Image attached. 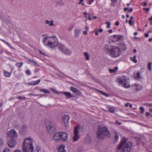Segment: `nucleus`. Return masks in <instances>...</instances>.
<instances>
[{
  "mask_svg": "<svg viewBox=\"0 0 152 152\" xmlns=\"http://www.w3.org/2000/svg\"><path fill=\"white\" fill-rule=\"evenodd\" d=\"M42 42L45 46L51 48H54L57 46H58L59 44L55 36L51 37H45L43 39Z\"/></svg>",
  "mask_w": 152,
  "mask_h": 152,
  "instance_id": "obj_1",
  "label": "nucleus"
},
{
  "mask_svg": "<svg viewBox=\"0 0 152 152\" xmlns=\"http://www.w3.org/2000/svg\"><path fill=\"white\" fill-rule=\"evenodd\" d=\"M132 146V144L131 142H127L126 139L124 138L117 149L121 152H129Z\"/></svg>",
  "mask_w": 152,
  "mask_h": 152,
  "instance_id": "obj_2",
  "label": "nucleus"
},
{
  "mask_svg": "<svg viewBox=\"0 0 152 152\" xmlns=\"http://www.w3.org/2000/svg\"><path fill=\"white\" fill-rule=\"evenodd\" d=\"M97 137L100 139H102L106 137H110V134L107 128L103 126H100L99 127L96 133Z\"/></svg>",
  "mask_w": 152,
  "mask_h": 152,
  "instance_id": "obj_3",
  "label": "nucleus"
},
{
  "mask_svg": "<svg viewBox=\"0 0 152 152\" xmlns=\"http://www.w3.org/2000/svg\"><path fill=\"white\" fill-rule=\"evenodd\" d=\"M22 147L23 152H33L34 147L32 139L30 138L25 139Z\"/></svg>",
  "mask_w": 152,
  "mask_h": 152,
  "instance_id": "obj_4",
  "label": "nucleus"
},
{
  "mask_svg": "<svg viewBox=\"0 0 152 152\" xmlns=\"http://www.w3.org/2000/svg\"><path fill=\"white\" fill-rule=\"evenodd\" d=\"M105 50L112 58L117 57L121 54L120 49L115 46L111 47L110 48H105Z\"/></svg>",
  "mask_w": 152,
  "mask_h": 152,
  "instance_id": "obj_5",
  "label": "nucleus"
},
{
  "mask_svg": "<svg viewBox=\"0 0 152 152\" xmlns=\"http://www.w3.org/2000/svg\"><path fill=\"white\" fill-rule=\"evenodd\" d=\"M117 81L119 85H121L124 87L127 88L130 87L129 83V79L127 77H118Z\"/></svg>",
  "mask_w": 152,
  "mask_h": 152,
  "instance_id": "obj_6",
  "label": "nucleus"
},
{
  "mask_svg": "<svg viewBox=\"0 0 152 152\" xmlns=\"http://www.w3.org/2000/svg\"><path fill=\"white\" fill-rule=\"evenodd\" d=\"M58 48L59 51L65 55L69 56L72 53L71 50L61 44L58 45Z\"/></svg>",
  "mask_w": 152,
  "mask_h": 152,
  "instance_id": "obj_7",
  "label": "nucleus"
},
{
  "mask_svg": "<svg viewBox=\"0 0 152 152\" xmlns=\"http://www.w3.org/2000/svg\"><path fill=\"white\" fill-rule=\"evenodd\" d=\"M69 116L68 115H65L63 116L61 120V124L64 125L66 128L69 127Z\"/></svg>",
  "mask_w": 152,
  "mask_h": 152,
  "instance_id": "obj_8",
  "label": "nucleus"
},
{
  "mask_svg": "<svg viewBox=\"0 0 152 152\" xmlns=\"http://www.w3.org/2000/svg\"><path fill=\"white\" fill-rule=\"evenodd\" d=\"M17 135L18 134L16 131L13 129H11L7 133V137L11 139L16 138Z\"/></svg>",
  "mask_w": 152,
  "mask_h": 152,
  "instance_id": "obj_9",
  "label": "nucleus"
},
{
  "mask_svg": "<svg viewBox=\"0 0 152 152\" xmlns=\"http://www.w3.org/2000/svg\"><path fill=\"white\" fill-rule=\"evenodd\" d=\"M46 128L48 132L51 133L55 131V128L52 122L49 121L47 122L46 124Z\"/></svg>",
  "mask_w": 152,
  "mask_h": 152,
  "instance_id": "obj_10",
  "label": "nucleus"
},
{
  "mask_svg": "<svg viewBox=\"0 0 152 152\" xmlns=\"http://www.w3.org/2000/svg\"><path fill=\"white\" fill-rule=\"evenodd\" d=\"M60 134L61 142H65L67 140L68 135L66 132H60Z\"/></svg>",
  "mask_w": 152,
  "mask_h": 152,
  "instance_id": "obj_11",
  "label": "nucleus"
},
{
  "mask_svg": "<svg viewBox=\"0 0 152 152\" xmlns=\"http://www.w3.org/2000/svg\"><path fill=\"white\" fill-rule=\"evenodd\" d=\"M83 130V128L82 126L78 125L75 127L74 130V132L79 134L82 132Z\"/></svg>",
  "mask_w": 152,
  "mask_h": 152,
  "instance_id": "obj_12",
  "label": "nucleus"
},
{
  "mask_svg": "<svg viewBox=\"0 0 152 152\" xmlns=\"http://www.w3.org/2000/svg\"><path fill=\"white\" fill-rule=\"evenodd\" d=\"M53 140L55 141H61L60 132L55 133L53 136Z\"/></svg>",
  "mask_w": 152,
  "mask_h": 152,
  "instance_id": "obj_13",
  "label": "nucleus"
},
{
  "mask_svg": "<svg viewBox=\"0 0 152 152\" xmlns=\"http://www.w3.org/2000/svg\"><path fill=\"white\" fill-rule=\"evenodd\" d=\"M65 148V146L64 145H61L56 147L58 152H66Z\"/></svg>",
  "mask_w": 152,
  "mask_h": 152,
  "instance_id": "obj_14",
  "label": "nucleus"
},
{
  "mask_svg": "<svg viewBox=\"0 0 152 152\" xmlns=\"http://www.w3.org/2000/svg\"><path fill=\"white\" fill-rule=\"evenodd\" d=\"M16 144V141L13 139H11L8 142L9 146L11 148L14 147Z\"/></svg>",
  "mask_w": 152,
  "mask_h": 152,
  "instance_id": "obj_15",
  "label": "nucleus"
},
{
  "mask_svg": "<svg viewBox=\"0 0 152 152\" xmlns=\"http://www.w3.org/2000/svg\"><path fill=\"white\" fill-rule=\"evenodd\" d=\"M80 137V135L79 134H77L76 133H74L72 139L73 142H75L77 141Z\"/></svg>",
  "mask_w": 152,
  "mask_h": 152,
  "instance_id": "obj_16",
  "label": "nucleus"
},
{
  "mask_svg": "<svg viewBox=\"0 0 152 152\" xmlns=\"http://www.w3.org/2000/svg\"><path fill=\"white\" fill-rule=\"evenodd\" d=\"M40 82V80L39 79L36 81H33L31 83H28V84L29 85H34L38 84Z\"/></svg>",
  "mask_w": 152,
  "mask_h": 152,
  "instance_id": "obj_17",
  "label": "nucleus"
},
{
  "mask_svg": "<svg viewBox=\"0 0 152 152\" xmlns=\"http://www.w3.org/2000/svg\"><path fill=\"white\" fill-rule=\"evenodd\" d=\"M91 141V137L89 135H87L85 139V142L87 144H89Z\"/></svg>",
  "mask_w": 152,
  "mask_h": 152,
  "instance_id": "obj_18",
  "label": "nucleus"
},
{
  "mask_svg": "<svg viewBox=\"0 0 152 152\" xmlns=\"http://www.w3.org/2000/svg\"><path fill=\"white\" fill-rule=\"evenodd\" d=\"M62 93L67 98L72 97L73 96L69 92H62Z\"/></svg>",
  "mask_w": 152,
  "mask_h": 152,
  "instance_id": "obj_19",
  "label": "nucleus"
},
{
  "mask_svg": "<svg viewBox=\"0 0 152 152\" xmlns=\"http://www.w3.org/2000/svg\"><path fill=\"white\" fill-rule=\"evenodd\" d=\"M135 86L136 87L135 88L136 90L137 91H140L142 88V86L137 84H135Z\"/></svg>",
  "mask_w": 152,
  "mask_h": 152,
  "instance_id": "obj_20",
  "label": "nucleus"
},
{
  "mask_svg": "<svg viewBox=\"0 0 152 152\" xmlns=\"http://www.w3.org/2000/svg\"><path fill=\"white\" fill-rule=\"evenodd\" d=\"M136 56H134L133 57H130V59L131 60L133 61L134 63H137V60L136 59Z\"/></svg>",
  "mask_w": 152,
  "mask_h": 152,
  "instance_id": "obj_21",
  "label": "nucleus"
},
{
  "mask_svg": "<svg viewBox=\"0 0 152 152\" xmlns=\"http://www.w3.org/2000/svg\"><path fill=\"white\" fill-rule=\"evenodd\" d=\"M56 4L57 6H58L63 5L64 3L61 0H58L56 1Z\"/></svg>",
  "mask_w": 152,
  "mask_h": 152,
  "instance_id": "obj_22",
  "label": "nucleus"
},
{
  "mask_svg": "<svg viewBox=\"0 0 152 152\" xmlns=\"http://www.w3.org/2000/svg\"><path fill=\"white\" fill-rule=\"evenodd\" d=\"M121 49L123 50H125L126 49V45L125 44L122 43L120 46Z\"/></svg>",
  "mask_w": 152,
  "mask_h": 152,
  "instance_id": "obj_23",
  "label": "nucleus"
},
{
  "mask_svg": "<svg viewBox=\"0 0 152 152\" xmlns=\"http://www.w3.org/2000/svg\"><path fill=\"white\" fill-rule=\"evenodd\" d=\"M4 145V142L2 139H0V148H2Z\"/></svg>",
  "mask_w": 152,
  "mask_h": 152,
  "instance_id": "obj_24",
  "label": "nucleus"
},
{
  "mask_svg": "<svg viewBox=\"0 0 152 152\" xmlns=\"http://www.w3.org/2000/svg\"><path fill=\"white\" fill-rule=\"evenodd\" d=\"M108 110L111 112L113 113L114 111V107H113L109 106L108 107Z\"/></svg>",
  "mask_w": 152,
  "mask_h": 152,
  "instance_id": "obj_25",
  "label": "nucleus"
},
{
  "mask_svg": "<svg viewBox=\"0 0 152 152\" xmlns=\"http://www.w3.org/2000/svg\"><path fill=\"white\" fill-rule=\"evenodd\" d=\"M122 36H121L120 35H114L113 36V37L114 38H115L116 39V40H118L120 39L121 38V37H122Z\"/></svg>",
  "mask_w": 152,
  "mask_h": 152,
  "instance_id": "obj_26",
  "label": "nucleus"
},
{
  "mask_svg": "<svg viewBox=\"0 0 152 152\" xmlns=\"http://www.w3.org/2000/svg\"><path fill=\"white\" fill-rule=\"evenodd\" d=\"M84 55L86 57V60H89L90 56L87 52H86L84 53Z\"/></svg>",
  "mask_w": 152,
  "mask_h": 152,
  "instance_id": "obj_27",
  "label": "nucleus"
},
{
  "mask_svg": "<svg viewBox=\"0 0 152 152\" xmlns=\"http://www.w3.org/2000/svg\"><path fill=\"white\" fill-rule=\"evenodd\" d=\"M25 58H26V61L28 63L31 64L34 61L26 57Z\"/></svg>",
  "mask_w": 152,
  "mask_h": 152,
  "instance_id": "obj_28",
  "label": "nucleus"
},
{
  "mask_svg": "<svg viewBox=\"0 0 152 152\" xmlns=\"http://www.w3.org/2000/svg\"><path fill=\"white\" fill-rule=\"evenodd\" d=\"M70 89L74 93H76L78 92L77 90L74 87H71Z\"/></svg>",
  "mask_w": 152,
  "mask_h": 152,
  "instance_id": "obj_29",
  "label": "nucleus"
},
{
  "mask_svg": "<svg viewBox=\"0 0 152 152\" xmlns=\"http://www.w3.org/2000/svg\"><path fill=\"white\" fill-rule=\"evenodd\" d=\"M75 36L76 37H77L79 34H80V31L79 30H75Z\"/></svg>",
  "mask_w": 152,
  "mask_h": 152,
  "instance_id": "obj_30",
  "label": "nucleus"
},
{
  "mask_svg": "<svg viewBox=\"0 0 152 152\" xmlns=\"http://www.w3.org/2000/svg\"><path fill=\"white\" fill-rule=\"evenodd\" d=\"M4 74L5 76H10V72L5 70L4 71Z\"/></svg>",
  "mask_w": 152,
  "mask_h": 152,
  "instance_id": "obj_31",
  "label": "nucleus"
},
{
  "mask_svg": "<svg viewBox=\"0 0 152 152\" xmlns=\"http://www.w3.org/2000/svg\"><path fill=\"white\" fill-rule=\"evenodd\" d=\"M83 148L82 147H80L78 148L77 152H82L83 151Z\"/></svg>",
  "mask_w": 152,
  "mask_h": 152,
  "instance_id": "obj_32",
  "label": "nucleus"
},
{
  "mask_svg": "<svg viewBox=\"0 0 152 152\" xmlns=\"http://www.w3.org/2000/svg\"><path fill=\"white\" fill-rule=\"evenodd\" d=\"M23 63L22 62L17 63L16 64V65L19 67L20 68L23 65Z\"/></svg>",
  "mask_w": 152,
  "mask_h": 152,
  "instance_id": "obj_33",
  "label": "nucleus"
},
{
  "mask_svg": "<svg viewBox=\"0 0 152 152\" xmlns=\"http://www.w3.org/2000/svg\"><path fill=\"white\" fill-rule=\"evenodd\" d=\"M40 91L43 92L44 93H46V94L49 93V91L48 90H45V89H41L40 90Z\"/></svg>",
  "mask_w": 152,
  "mask_h": 152,
  "instance_id": "obj_34",
  "label": "nucleus"
},
{
  "mask_svg": "<svg viewBox=\"0 0 152 152\" xmlns=\"http://www.w3.org/2000/svg\"><path fill=\"white\" fill-rule=\"evenodd\" d=\"M114 138L116 142H117L118 139V134L115 133V136H114Z\"/></svg>",
  "mask_w": 152,
  "mask_h": 152,
  "instance_id": "obj_35",
  "label": "nucleus"
},
{
  "mask_svg": "<svg viewBox=\"0 0 152 152\" xmlns=\"http://www.w3.org/2000/svg\"><path fill=\"white\" fill-rule=\"evenodd\" d=\"M0 40L1 41H2L3 42H4L7 45H8V46H10V47H11V46L10 45V44H9L8 42H6V41H5V40H3V39H0Z\"/></svg>",
  "mask_w": 152,
  "mask_h": 152,
  "instance_id": "obj_36",
  "label": "nucleus"
},
{
  "mask_svg": "<svg viewBox=\"0 0 152 152\" xmlns=\"http://www.w3.org/2000/svg\"><path fill=\"white\" fill-rule=\"evenodd\" d=\"M37 152H42V150L40 147L38 146L36 148Z\"/></svg>",
  "mask_w": 152,
  "mask_h": 152,
  "instance_id": "obj_37",
  "label": "nucleus"
},
{
  "mask_svg": "<svg viewBox=\"0 0 152 152\" xmlns=\"http://www.w3.org/2000/svg\"><path fill=\"white\" fill-rule=\"evenodd\" d=\"M23 131H26L27 130V127L25 126H23L21 129Z\"/></svg>",
  "mask_w": 152,
  "mask_h": 152,
  "instance_id": "obj_38",
  "label": "nucleus"
},
{
  "mask_svg": "<svg viewBox=\"0 0 152 152\" xmlns=\"http://www.w3.org/2000/svg\"><path fill=\"white\" fill-rule=\"evenodd\" d=\"M10 149L9 148H6L3 150V152H10Z\"/></svg>",
  "mask_w": 152,
  "mask_h": 152,
  "instance_id": "obj_39",
  "label": "nucleus"
},
{
  "mask_svg": "<svg viewBox=\"0 0 152 152\" xmlns=\"http://www.w3.org/2000/svg\"><path fill=\"white\" fill-rule=\"evenodd\" d=\"M88 17L87 16V18H86V21L88 20H91V14H88Z\"/></svg>",
  "mask_w": 152,
  "mask_h": 152,
  "instance_id": "obj_40",
  "label": "nucleus"
},
{
  "mask_svg": "<svg viewBox=\"0 0 152 152\" xmlns=\"http://www.w3.org/2000/svg\"><path fill=\"white\" fill-rule=\"evenodd\" d=\"M125 106L126 107H128L129 106L131 108L132 107V104H131L129 103H126L125 104Z\"/></svg>",
  "mask_w": 152,
  "mask_h": 152,
  "instance_id": "obj_41",
  "label": "nucleus"
},
{
  "mask_svg": "<svg viewBox=\"0 0 152 152\" xmlns=\"http://www.w3.org/2000/svg\"><path fill=\"white\" fill-rule=\"evenodd\" d=\"M32 65H34L35 66H38L39 64L36 62L33 61L32 63L31 64Z\"/></svg>",
  "mask_w": 152,
  "mask_h": 152,
  "instance_id": "obj_42",
  "label": "nucleus"
},
{
  "mask_svg": "<svg viewBox=\"0 0 152 152\" xmlns=\"http://www.w3.org/2000/svg\"><path fill=\"white\" fill-rule=\"evenodd\" d=\"M134 21H132V20H129V24L130 26L133 25H134Z\"/></svg>",
  "mask_w": 152,
  "mask_h": 152,
  "instance_id": "obj_43",
  "label": "nucleus"
},
{
  "mask_svg": "<svg viewBox=\"0 0 152 152\" xmlns=\"http://www.w3.org/2000/svg\"><path fill=\"white\" fill-rule=\"evenodd\" d=\"M140 109L141 110V113H143L145 111V109L142 107H140Z\"/></svg>",
  "mask_w": 152,
  "mask_h": 152,
  "instance_id": "obj_44",
  "label": "nucleus"
},
{
  "mask_svg": "<svg viewBox=\"0 0 152 152\" xmlns=\"http://www.w3.org/2000/svg\"><path fill=\"white\" fill-rule=\"evenodd\" d=\"M105 24L107 25V28H110V23L109 22H108L107 21H106L105 22Z\"/></svg>",
  "mask_w": 152,
  "mask_h": 152,
  "instance_id": "obj_45",
  "label": "nucleus"
},
{
  "mask_svg": "<svg viewBox=\"0 0 152 152\" xmlns=\"http://www.w3.org/2000/svg\"><path fill=\"white\" fill-rule=\"evenodd\" d=\"M152 64V63H149L148 64V69L149 70H151V65Z\"/></svg>",
  "mask_w": 152,
  "mask_h": 152,
  "instance_id": "obj_46",
  "label": "nucleus"
},
{
  "mask_svg": "<svg viewBox=\"0 0 152 152\" xmlns=\"http://www.w3.org/2000/svg\"><path fill=\"white\" fill-rule=\"evenodd\" d=\"M26 73L27 75H30L31 74L30 71L29 69L26 70Z\"/></svg>",
  "mask_w": 152,
  "mask_h": 152,
  "instance_id": "obj_47",
  "label": "nucleus"
},
{
  "mask_svg": "<svg viewBox=\"0 0 152 152\" xmlns=\"http://www.w3.org/2000/svg\"><path fill=\"white\" fill-rule=\"evenodd\" d=\"M54 24L53 23V21L52 20H51L50 21V23H49V26H54Z\"/></svg>",
  "mask_w": 152,
  "mask_h": 152,
  "instance_id": "obj_48",
  "label": "nucleus"
},
{
  "mask_svg": "<svg viewBox=\"0 0 152 152\" xmlns=\"http://www.w3.org/2000/svg\"><path fill=\"white\" fill-rule=\"evenodd\" d=\"M100 92L101 93V94H103L106 96H109L108 94H107L106 93H105L103 92L100 91Z\"/></svg>",
  "mask_w": 152,
  "mask_h": 152,
  "instance_id": "obj_49",
  "label": "nucleus"
},
{
  "mask_svg": "<svg viewBox=\"0 0 152 152\" xmlns=\"http://www.w3.org/2000/svg\"><path fill=\"white\" fill-rule=\"evenodd\" d=\"M51 90L53 92H54V93H56V94H59V92L58 91H56L55 90H54V89H52V88L51 89Z\"/></svg>",
  "mask_w": 152,
  "mask_h": 152,
  "instance_id": "obj_50",
  "label": "nucleus"
},
{
  "mask_svg": "<svg viewBox=\"0 0 152 152\" xmlns=\"http://www.w3.org/2000/svg\"><path fill=\"white\" fill-rule=\"evenodd\" d=\"M141 77H133L136 80H138Z\"/></svg>",
  "mask_w": 152,
  "mask_h": 152,
  "instance_id": "obj_51",
  "label": "nucleus"
},
{
  "mask_svg": "<svg viewBox=\"0 0 152 152\" xmlns=\"http://www.w3.org/2000/svg\"><path fill=\"white\" fill-rule=\"evenodd\" d=\"M109 71H110V73H115V72L114 71L113 69H109Z\"/></svg>",
  "mask_w": 152,
  "mask_h": 152,
  "instance_id": "obj_52",
  "label": "nucleus"
},
{
  "mask_svg": "<svg viewBox=\"0 0 152 152\" xmlns=\"http://www.w3.org/2000/svg\"><path fill=\"white\" fill-rule=\"evenodd\" d=\"M146 115L147 117H148L150 115L152 116V115H151L150 113L148 112H146Z\"/></svg>",
  "mask_w": 152,
  "mask_h": 152,
  "instance_id": "obj_53",
  "label": "nucleus"
},
{
  "mask_svg": "<svg viewBox=\"0 0 152 152\" xmlns=\"http://www.w3.org/2000/svg\"><path fill=\"white\" fill-rule=\"evenodd\" d=\"M146 105L149 107H152V103H147L146 104Z\"/></svg>",
  "mask_w": 152,
  "mask_h": 152,
  "instance_id": "obj_54",
  "label": "nucleus"
},
{
  "mask_svg": "<svg viewBox=\"0 0 152 152\" xmlns=\"http://www.w3.org/2000/svg\"><path fill=\"white\" fill-rule=\"evenodd\" d=\"M118 67L117 66H115L113 69L114 71L115 72V73L116 72V71L118 70Z\"/></svg>",
  "mask_w": 152,
  "mask_h": 152,
  "instance_id": "obj_55",
  "label": "nucleus"
},
{
  "mask_svg": "<svg viewBox=\"0 0 152 152\" xmlns=\"http://www.w3.org/2000/svg\"><path fill=\"white\" fill-rule=\"evenodd\" d=\"M149 34L148 33H145V34H144V36L145 37H148L149 36Z\"/></svg>",
  "mask_w": 152,
  "mask_h": 152,
  "instance_id": "obj_56",
  "label": "nucleus"
},
{
  "mask_svg": "<svg viewBox=\"0 0 152 152\" xmlns=\"http://www.w3.org/2000/svg\"><path fill=\"white\" fill-rule=\"evenodd\" d=\"M18 99H25V97H24V96L21 97V96H18Z\"/></svg>",
  "mask_w": 152,
  "mask_h": 152,
  "instance_id": "obj_57",
  "label": "nucleus"
},
{
  "mask_svg": "<svg viewBox=\"0 0 152 152\" xmlns=\"http://www.w3.org/2000/svg\"><path fill=\"white\" fill-rule=\"evenodd\" d=\"M13 152H22L20 150L17 149L14 151Z\"/></svg>",
  "mask_w": 152,
  "mask_h": 152,
  "instance_id": "obj_58",
  "label": "nucleus"
},
{
  "mask_svg": "<svg viewBox=\"0 0 152 152\" xmlns=\"http://www.w3.org/2000/svg\"><path fill=\"white\" fill-rule=\"evenodd\" d=\"M119 22L118 21H117L115 23V25L116 26H118L119 25Z\"/></svg>",
  "mask_w": 152,
  "mask_h": 152,
  "instance_id": "obj_59",
  "label": "nucleus"
},
{
  "mask_svg": "<svg viewBox=\"0 0 152 152\" xmlns=\"http://www.w3.org/2000/svg\"><path fill=\"white\" fill-rule=\"evenodd\" d=\"M84 14L85 15V17L86 18H87V13L86 12H85L84 13Z\"/></svg>",
  "mask_w": 152,
  "mask_h": 152,
  "instance_id": "obj_60",
  "label": "nucleus"
},
{
  "mask_svg": "<svg viewBox=\"0 0 152 152\" xmlns=\"http://www.w3.org/2000/svg\"><path fill=\"white\" fill-rule=\"evenodd\" d=\"M85 29L86 30L88 31L89 29V27L87 26H86L85 27Z\"/></svg>",
  "mask_w": 152,
  "mask_h": 152,
  "instance_id": "obj_61",
  "label": "nucleus"
},
{
  "mask_svg": "<svg viewBox=\"0 0 152 152\" xmlns=\"http://www.w3.org/2000/svg\"><path fill=\"white\" fill-rule=\"evenodd\" d=\"M140 75H141V74H140V72H139L138 71L137 72V74L136 76H140Z\"/></svg>",
  "mask_w": 152,
  "mask_h": 152,
  "instance_id": "obj_62",
  "label": "nucleus"
},
{
  "mask_svg": "<svg viewBox=\"0 0 152 152\" xmlns=\"http://www.w3.org/2000/svg\"><path fill=\"white\" fill-rule=\"evenodd\" d=\"M143 10H146L147 11H148L149 10V8H143Z\"/></svg>",
  "mask_w": 152,
  "mask_h": 152,
  "instance_id": "obj_63",
  "label": "nucleus"
},
{
  "mask_svg": "<svg viewBox=\"0 0 152 152\" xmlns=\"http://www.w3.org/2000/svg\"><path fill=\"white\" fill-rule=\"evenodd\" d=\"M132 10H133L132 8H130L128 10V12H132Z\"/></svg>",
  "mask_w": 152,
  "mask_h": 152,
  "instance_id": "obj_64",
  "label": "nucleus"
}]
</instances>
